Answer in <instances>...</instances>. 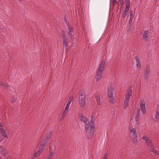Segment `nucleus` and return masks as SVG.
Masks as SVG:
<instances>
[{"mask_svg": "<svg viewBox=\"0 0 159 159\" xmlns=\"http://www.w3.org/2000/svg\"><path fill=\"white\" fill-rule=\"evenodd\" d=\"M129 13L130 16V17L129 20V23H132L133 16V11L132 10H130L129 11Z\"/></svg>", "mask_w": 159, "mask_h": 159, "instance_id": "obj_20", "label": "nucleus"}, {"mask_svg": "<svg viewBox=\"0 0 159 159\" xmlns=\"http://www.w3.org/2000/svg\"><path fill=\"white\" fill-rule=\"evenodd\" d=\"M33 159H35V158H33Z\"/></svg>", "mask_w": 159, "mask_h": 159, "instance_id": "obj_50", "label": "nucleus"}, {"mask_svg": "<svg viewBox=\"0 0 159 159\" xmlns=\"http://www.w3.org/2000/svg\"><path fill=\"white\" fill-rule=\"evenodd\" d=\"M43 141H44V140H43L42 143H43Z\"/></svg>", "mask_w": 159, "mask_h": 159, "instance_id": "obj_51", "label": "nucleus"}, {"mask_svg": "<svg viewBox=\"0 0 159 159\" xmlns=\"http://www.w3.org/2000/svg\"><path fill=\"white\" fill-rule=\"evenodd\" d=\"M156 114L155 116V118L153 120V121H157L159 118V105L157 107L156 111Z\"/></svg>", "mask_w": 159, "mask_h": 159, "instance_id": "obj_12", "label": "nucleus"}, {"mask_svg": "<svg viewBox=\"0 0 159 159\" xmlns=\"http://www.w3.org/2000/svg\"><path fill=\"white\" fill-rule=\"evenodd\" d=\"M3 128L1 125H0V130H1Z\"/></svg>", "mask_w": 159, "mask_h": 159, "instance_id": "obj_45", "label": "nucleus"}, {"mask_svg": "<svg viewBox=\"0 0 159 159\" xmlns=\"http://www.w3.org/2000/svg\"><path fill=\"white\" fill-rule=\"evenodd\" d=\"M141 103L140 104V107L142 111V113L143 114H144L146 111L145 107V102L144 100L141 102Z\"/></svg>", "mask_w": 159, "mask_h": 159, "instance_id": "obj_7", "label": "nucleus"}, {"mask_svg": "<svg viewBox=\"0 0 159 159\" xmlns=\"http://www.w3.org/2000/svg\"><path fill=\"white\" fill-rule=\"evenodd\" d=\"M80 120L83 122L84 124L89 123V119L86 116L81 115L80 116Z\"/></svg>", "mask_w": 159, "mask_h": 159, "instance_id": "obj_8", "label": "nucleus"}, {"mask_svg": "<svg viewBox=\"0 0 159 159\" xmlns=\"http://www.w3.org/2000/svg\"><path fill=\"white\" fill-rule=\"evenodd\" d=\"M127 13V12H126L125 11H124L123 14L122 15V17H123V18H125L126 17V15Z\"/></svg>", "mask_w": 159, "mask_h": 159, "instance_id": "obj_37", "label": "nucleus"}, {"mask_svg": "<svg viewBox=\"0 0 159 159\" xmlns=\"http://www.w3.org/2000/svg\"><path fill=\"white\" fill-rule=\"evenodd\" d=\"M61 33H62V35H63V34H65V32L64 30L62 31H61Z\"/></svg>", "mask_w": 159, "mask_h": 159, "instance_id": "obj_44", "label": "nucleus"}, {"mask_svg": "<svg viewBox=\"0 0 159 159\" xmlns=\"http://www.w3.org/2000/svg\"><path fill=\"white\" fill-rule=\"evenodd\" d=\"M0 84L4 87L5 88H7L8 87V86L6 84L2 82H0Z\"/></svg>", "mask_w": 159, "mask_h": 159, "instance_id": "obj_29", "label": "nucleus"}, {"mask_svg": "<svg viewBox=\"0 0 159 159\" xmlns=\"http://www.w3.org/2000/svg\"><path fill=\"white\" fill-rule=\"evenodd\" d=\"M73 96H71L69 99L68 102L67 104L66 107V109H68L69 108L70 105L73 100Z\"/></svg>", "mask_w": 159, "mask_h": 159, "instance_id": "obj_16", "label": "nucleus"}, {"mask_svg": "<svg viewBox=\"0 0 159 159\" xmlns=\"http://www.w3.org/2000/svg\"><path fill=\"white\" fill-rule=\"evenodd\" d=\"M43 151L41 150L40 149H38V151H37V152H38L39 153V154H40Z\"/></svg>", "mask_w": 159, "mask_h": 159, "instance_id": "obj_40", "label": "nucleus"}, {"mask_svg": "<svg viewBox=\"0 0 159 159\" xmlns=\"http://www.w3.org/2000/svg\"><path fill=\"white\" fill-rule=\"evenodd\" d=\"M125 8L129 9L130 7V2L128 1L126 3Z\"/></svg>", "mask_w": 159, "mask_h": 159, "instance_id": "obj_35", "label": "nucleus"}, {"mask_svg": "<svg viewBox=\"0 0 159 159\" xmlns=\"http://www.w3.org/2000/svg\"><path fill=\"white\" fill-rule=\"evenodd\" d=\"M135 116L136 117L135 121L137 123H138L139 119V114L138 112L137 113V114L135 115Z\"/></svg>", "mask_w": 159, "mask_h": 159, "instance_id": "obj_36", "label": "nucleus"}, {"mask_svg": "<svg viewBox=\"0 0 159 159\" xmlns=\"http://www.w3.org/2000/svg\"><path fill=\"white\" fill-rule=\"evenodd\" d=\"M2 148V146H0V151L1 150V149Z\"/></svg>", "mask_w": 159, "mask_h": 159, "instance_id": "obj_47", "label": "nucleus"}, {"mask_svg": "<svg viewBox=\"0 0 159 159\" xmlns=\"http://www.w3.org/2000/svg\"><path fill=\"white\" fill-rule=\"evenodd\" d=\"M143 140L145 141L146 143L151 148L154 147V146L152 143V141L149 138L146 137L145 135H144L142 137Z\"/></svg>", "mask_w": 159, "mask_h": 159, "instance_id": "obj_2", "label": "nucleus"}, {"mask_svg": "<svg viewBox=\"0 0 159 159\" xmlns=\"http://www.w3.org/2000/svg\"><path fill=\"white\" fill-rule=\"evenodd\" d=\"M95 98L97 101V103L98 105H100L101 104V102H100V97L98 95H97L95 96Z\"/></svg>", "mask_w": 159, "mask_h": 159, "instance_id": "obj_23", "label": "nucleus"}, {"mask_svg": "<svg viewBox=\"0 0 159 159\" xmlns=\"http://www.w3.org/2000/svg\"><path fill=\"white\" fill-rule=\"evenodd\" d=\"M130 96L126 95L125 99V101L126 100V101H128L129 102L130 98Z\"/></svg>", "mask_w": 159, "mask_h": 159, "instance_id": "obj_33", "label": "nucleus"}, {"mask_svg": "<svg viewBox=\"0 0 159 159\" xmlns=\"http://www.w3.org/2000/svg\"><path fill=\"white\" fill-rule=\"evenodd\" d=\"M123 3H124V2H123V0H122V1H121V2H120V3H121V4L123 5Z\"/></svg>", "mask_w": 159, "mask_h": 159, "instance_id": "obj_46", "label": "nucleus"}, {"mask_svg": "<svg viewBox=\"0 0 159 159\" xmlns=\"http://www.w3.org/2000/svg\"><path fill=\"white\" fill-rule=\"evenodd\" d=\"M92 118L91 123L92 124H89V123H88V124L87 123L86 124H85V131L86 132H87L88 130L89 129V126L90 127V125H92L93 124V123L94 122V120L93 119V116H92Z\"/></svg>", "mask_w": 159, "mask_h": 159, "instance_id": "obj_11", "label": "nucleus"}, {"mask_svg": "<svg viewBox=\"0 0 159 159\" xmlns=\"http://www.w3.org/2000/svg\"><path fill=\"white\" fill-rule=\"evenodd\" d=\"M0 159H2V158L0 156Z\"/></svg>", "mask_w": 159, "mask_h": 159, "instance_id": "obj_49", "label": "nucleus"}, {"mask_svg": "<svg viewBox=\"0 0 159 159\" xmlns=\"http://www.w3.org/2000/svg\"><path fill=\"white\" fill-rule=\"evenodd\" d=\"M105 61H103L101 62L98 68L97 72H101L102 73H103V71L105 69Z\"/></svg>", "mask_w": 159, "mask_h": 159, "instance_id": "obj_4", "label": "nucleus"}, {"mask_svg": "<svg viewBox=\"0 0 159 159\" xmlns=\"http://www.w3.org/2000/svg\"><path fill=\"white\" fill-rule=\"evenodd\" d=\"M0 132L2 136L6 138H8V136L6 133V131L3 128L1 130H0Z\"/></svg>", "mask_w": 159, "mask_h": 159, "instance_id": "obj_15", "label": "nucleus"}, {"mask_svg": "<svg viewBox=\"0 0 159 159\" xmlns=\"http://www.w3.org/2000/svg\"><path fill=\"white\" fill-rule=\"evenodd\" d=\"M63 43L64 47H65L67 49L68 46L67 42H63Z\"/></svg>", "mask_w": 159, "mask_h": 159, "instance_id": "obj_34", "label": "nucleus"}, {"mask_svg": "<svg viewBox=\"0 0 159 159\" xmlns=\"http://www.w3.org/2000/svg\"><path fill=\"white\" fill-rule=\"evenodd\" d=\"M103 159H108V155L107 154H105Z\"/></svg>", "mask_w": 159, "mask_h": 159, "instance_id": "obj_39", "label": "nucleus"}, {"mask_svg": "<svg viewBox=\"0 0 159 159\" xmlns=\"http://www.w3.org/2000/svg\"><path fill=\"white\" fill-rule=\"evenodd\" d=\"M135 57L136 61V66L138 68H140L141 66L140 61L137 57L136 56Z\"/></svg>", "mask_w": 159, "mask_h": 159, "instance_id": "obj_14", "label": "nucleus"}, {"mask_svg": "<svg viewBox=\"0 0 159 159\" xmlns=\"http://www.w3.org/2000/svg\"><path fill=\"white\" fill-rule=\"evenodd\" d=\"M129 10V9H127V8H125L124 11L127 13V12Z\"/></svg>", "mask_w": 159, "mask_h": 159, "instance_id": "obj_41", "label": "nucleus"}, {"mask_svg": "<svg viewBox=\"0 0 159 159\" xmlns=\"http://www.w3.org/2000/svg\"><path fill=\"white\" fill-rule=\"evenodd\" d=\"M132 23H129V24L127 25V28L128 29V30H130L131 29V28L132 26Z\"/></svg>", "mask_w": 159, "mask_h": 159, "instance_id": "obj_32", "label": "nucleus"}, {"mask_svg": "<svg viewBox=\"0 0 159 159\" xmlns=\"http://www.w3.org/2000/svg\"><path fill=\"white\" fill-rule=\"evenodd\" d=\"M86 95L84 91H83L79 94L78 102L81 108L84 107L85 104Z\"/></svg>", "mask_w": 159, "mask_h": 159, "instance_id": "obj_1", "label": "nucleus"}, {"mask_svg": "<svg viewBox=\"0 0 159 159\" xmlns=\"http://www.w3.org/2000/svg\"><path fill=\"white\" fill-rule=\"evenodd\" d=\"M44 143H44L43 144H41V145L39 146V149H40L42 151H43V150L44 148L45 147V140H44Z\"/></svg>", "mask_w": 159, "mask_h": 159, "instance_id": "obj_30", "label": "nucleus"}, {"mask_svg": "<svg viewBox=\"0 0 159 159\" xmlns=\"http://www.w3.org/2000/svg\"><path fill=\"white\" fill-rule=\"evenodd\" d=\"M67 33L68 35L70 37H73V28L71 26H69V27H68Z\"/></svg>", "mask_w": 159, "mask_h": 159, "instance_id": "obj_10", "label": "nucleus"}, {"mask_svg": "<svg viewBox=\"0 0 159 159\" xmlns=\"http://www.w3.org/2000/svg\"><path fill=\"white\" fill-rule=\"evenodd\" d=\"M2 139L0 140V143L2 141Z\"/></svg>", "mask_w": 159, "mask_h": 159, "instance_id": "obj_48", "label": "nucleus"}, {"mask_svg": "<svg viewBox=\"0 0 159 159\" xmlns=\"http://www.w3.org/2000/svg\"><path fill=\"white\" fill-rule=\"evenodd\" d=\"M19 0V1H21V0Z\"/></svg>", "mask_w": 159, "mask_h": 159, "instance_id": "obj_52", "label": "nucleus"}, {"mask_svg": "<svg viewBox=\"0 0 159 159\" xmlns=\"http://www.w3.org/2000/svg\"><path fill=\"white\" fill-rule=\"evenodd\" d=\"M62 38L63 42L67 41V39L66 37V36L65 34H64L63 35H62Z\"/></svg>", "mask_w": 159, "mask_h": 159, "instance_id": "obj_28", "label": "nucleus"}, {"mask_svg": "<svg viewBox=\"0 0 159 159\" xmlns=\"http://www.w3.org/2000/svg\"><path fill=\"white\" fill-rule=\"evenodd\" d=\"M64 19L65 23L68 27H69V26H71L69 24L68 21L67 20L65 16L64 17Z\"/></svg>", "mask_w": 159, "mask_h": 159, "instance_id": "obj_31", "label": "nucleus"}, {"mask_svg": "<svg viewBox=\"0 0 159 159\" xmlns=\"http://www.w3.org/2000/svg\"><path fill=\"white\" fill-rule=\"evenodd\" d=\"M0 152L4 156H5L7 153V151L4 148H2L0 151Z\"/></svg>", "mask_w": 159, "mask_h": 159, "instance_id": "obj_24", "label": "nucleus"}, {"mask_svg": "<svg viewBox=\"0 0 159 159\" xmlns=\"http://www.w3.org/2000/svg\"><path fill=\"white\" fill-rule=\"evenodd\" d=\"M15 100H14V98H13L11 99V103H14L15 102Z\"/></svg>", "mask_w": 159, "mask_h": 159, "instance_id": "obj_42", "label": "nucleus"}, {"mask_svg": "<svg viewBox=\"0 0 159 159\" xmlns=\"http://www.w3.org/2000/svg\"><path fill=\"white\" fill-rule=\"evenodd\" d=\"M53 155L52 151V149L49 150V155L47 156L46 159H51Z\"/></svg>", "mask_w": 159, "mask_h": 159, "instance_id": "obj_18", "label": "nucleus"}, {"mask_svg": "<svg viewBox=\"0 0 159 159\" xmlns=\"http://www.w3.org/2000/svg\"><path fill=\"white\" fill-rule=\"evenodd\" d=\"M94 124H93L92 125H90V129L87 135V138L88 139H90L92 138L94 133Z\"/></svg>", "mask_w": 159, "mask_h": 159, "instance_id": "obj_3", "label": "nucleus"}, {"mask_svg": "<svg viewBox=\"0 0 159 159\" xmlns=\"http://www.w3.org/2000/svg\"><path fill=\"white\" fill-rule=\"evenodd\" d=\"M129 102L128 101H126V100L124 101L123 106L124 108L125 109L128 106Z\"/></svg>", "mask_w": 159, "mask_h": 159, "instance_id": "obj_26", "label": "nucleus"}, {"mask_svg": "<svg viewBox=\"0 0 159 159\" xmlns=\"http://www.w3.org/2000/svg\"><path fill=\"white\" fill-rule=\"evenodd\" d=\"M39 155V153L37 152H36L34 155V158H35L36 157H38Z\"/></svg>", "mask_w": 159, "mask_h": 159, "instance_id": "obj_38", "label": "nucleus"}, {"mask_svg": "<svg viewBox=\"0 0 159 159\" xmlns=\"http://www.w3.org/2000/svg\"><path fill=\"white\" fill-rule=\"evenodd\" d=\"M150 73V70L149 66H147L144 71V77L145 79L148 80Z\"/></svg>", "mask_w": 159, "mask_h": 159, "instance_id": "obj_5", "label": "nucleus"}, {"mask_svg": "<svg viewBox=\"0 0 159 159\" xmlns=\"http://www.w3.org/2000/svg\"><path fill=\"white\" fill-rule=\"evenodd\" d=\"M150 151L151 152H152L154 153L155 154L159 155V151H157L155 150L154 146L152 148H150Z\"/></svg>", "mask_w": 159, "mask_h": 159, "instance_id": "obj_17", "label": "nucleus"}, {"mask_svg": "<svg viewBox=\"0 0 159 159\" xmlns=\"http://www.w3.org/2000/svg\"><path fill=\"white\" fill-rule=\"evenodd\" d=\"M113 86L111 84H109L107 89V95L108 96H113Z\"/></svg>", "mask_w": 159, "mask_h": 159, "instance_id": "obj_6", "label": "nucleus"}, {"mask_svg": "<svg viewBox=\"0 0 159 159\" xmlns=\"http://www.w3.org/2000/svg\"><path fill=\"white\" fill-rule=\"evenodd\" d=\"M68 111V109H66L65 108V110L63 112L62 114V115L61 117V119L62 120L64 117L66 115V114Z\"/></svg>", "mask_w": 159, "mask_h": 159, "instance_id": "obj_21", "label": "nucleus"}, {"mask_svg": "<svg viewBox=\"0 0 159 159\" xmlns=\"http://www.w3.org/2000/svg\"><path fill=\"white\" fill-rule=\"evenodd\" d=\"M132 95L131 87L130 86L127 90V94L126 95L131 96Z\"/></svg>", "mask_w": 159, "mask_h": 159, "instance_id": "obj_19", "label": "nucleus"}, {"mask_svg": "<svg viewBox=\"0 0 159 159\" xmlns=\"http://www.w3.org/2000/svg\"><path fill=\"white\" fill-rule=\"evenodd\" d=\"M109 98V100L111 103H113L114 101V98L113 96H108Z\"/></svg>", "mask_w": 159, "mask_h": 159, "instance_id": "obj_27", "label": "nucleus"}, {"mask_svg": "<svg viewBox=\"0 0 159 159\" xmlns=\"http://www.w3.org/2000/svg\"><path fill=\"white\" fill-rule=\"evenodd\" d=\"M148 30H145L143 33V38L145 40H148Z\"/></svg>", "mask_w": 159, "mask_h": 159, "instance_id": "obj_13", "label": "nucleus"}, {"mask_svg": "<svg viewBox=\"0 0 159 159\" xmlns=\"http://www.w3.org/2000/svg\"><path fill=\"white\" fill-rule=\"evenodd\" d=\"M103 73L97 72L96 75L95 77V79L97 81H99L102 78Z\"/></svg>", "mask_w": 159, "mask_h": 159, "instance_id": "obj_9", "label": "nucleus"}, {"mask_svg": "<svg viewBox=\"0 0 159 159\" xmlns=\"http://www.w3.org/2000/svg\"><path fill=\"white\" fill-rule=\"evenodd\" d=\"M137 137L136 135H134V137H133L132 139L133 140V142L134 143L136 144L137 143Z\"/></svg>", "mask_w": 159, "mask_h": 159, "instance_id": "obj_25", "label": "nucleus"}, {"mask_svg": "<svg viewBox=\"0 0 159 159\" xmlns=\"http://www.w3.org/2000/svg\"><path fill=\"white\" fill-rule=\"evenodd\" d=\"M113 2L114 4L115 3H116L117 2L116 0H113Z\"/></svg>", "mask_w": 159, "mask_h": 159, "instance_id": "obj_43", "label": "nucleus"}, {"mask_svg": "<svg viewBox=\"0 0 159 159\" xmlns=\"http://www.w3.org/2000/svg\"><path fill=\"white\" fill-rule=\"evenodd\" d=\"M131 132L132 133V137H134V135H136V137H137V133L136 131V129H135L133 128L131 131Z\"/></svg>", "mask_w": 159, "mask_h": 159, "instance_id": "obj_22", "label": "nucleus"}]
</instances>
